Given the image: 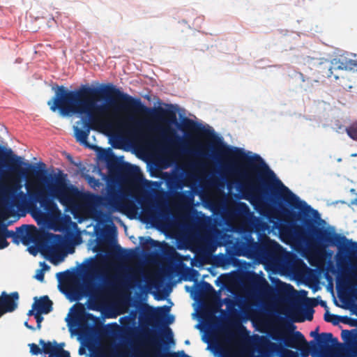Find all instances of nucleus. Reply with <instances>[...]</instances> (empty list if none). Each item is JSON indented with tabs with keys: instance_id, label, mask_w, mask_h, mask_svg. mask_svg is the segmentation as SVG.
I'll return each mask as SVG.
<instances>
[{
	"instance_id": "2eb2a0df",
	"label": "nucleus",
	"mask_w": 357,
	"mask_h": 357,
	"mask_svg": "<svg viewBox=\"0 0 357 357\" xmlns=\"http://www.w3.org/2000/svg\"><path fill=\"white\" fill-rule=\"evenodd\" d=\"M248 282L253 289L259 292H264L269 287V284L266 280L264 278L258 275L255 272L249 273L248 276Z\"/></svg>"
},
{
	"instance_id": "2f4dec72",
	"label": "nucleus",
	"mask_w": 357,
	"mask_h": 357,
	"mask_svg": "<svg viewBox=\"0 0 357 357\" xmlns=\"http://www.w3.org/2000/svg\"><path fill=\"white\" fill-rule=\"evenodd\" d=\"M202 291L204 292H213L214 291L213 287L207 282H203L202 284Z\"/></svg>"
},
{
	"instance_id": "39448f33",
	"label": "nucleus",
	"mask_w": 357,
	"mask_h": 357,
	"mask_svg": "<svg viewBox=\"0 0 357 357\" xmlns=\"http://www.w3.org/2000/svg\"><path fill=\"white\" fill-rule=\"evenodd\" d=\"M335 248V260L341 275L345 278L357 275V242L344 235Z\"/></svg>"
},
{
	"instance_id": "dca6fc26",
	"label": "nucleus",
	"mask_w": 357,
	"mask_h": 357,
	"mask_svg": "<svg viewBox=\"0 0 357 357\" xmlns=\"http://www.w3.org/2000/svg\"><path fill=\"white\" fill-rule=\"evenodd\" d=\"M35 302L32 305L33 309L37 312H40L47 314L53 310V302L50 299L48 296H43L38 298H34Z\"/></svg>"
},
{
	"instance_id": "49530a36",
	"label": "nucleus",
	"mask_w": 357,
	"mask_h": 357,
	"mask_svg": "<svg viewBox=\"0 0 357 357\" xmlns=\"http://www.w3.org/2000/svg\"><path fill=\"white\" fill-rule=\"evenodd\" d=\"M185 343L186 344H190V341H189V340H185Z\"/></svg>"
},
{
	"instance_id": "f3484780",
	"label": "nucleus",
	"mask_w": 357,
	"mask_h": 357,
	"mask_svg": "<svg viewBox=\"0 0 357 357\" xmlns=\"http://www.w3.org/2000/svg\"><path fill=\"white\" fill-rule=\"evenodd\" d=\"M341 337L344 343L351 349H357V330H342Z\"/></svg>"
},
{
	"instance_id": "4468645a",
	"label": "nucleus",
	"mask_w": 357,
	"mask_h": 357,
	"mask_svg": "<svg viewBox=\"0 0 357 357\" xmlns=\"http://www.w3.org/2000/svg\"><path fill=\"white\" fill-rule=\"evenodd\" d=\"M39 344L43 346V351L49 357H70L69 351L64 350V343L58 344L56 341L45 342L40 340Z\"/></svg>"
},
{
	"instance_id": "0eeeda50",
	"label": "nucleus",
	"mask_w": 357,
	"mask_h": 357,
	"mask_svg": "<svg viewBox=\"0 0 357 357\" xmlns=\"http://www.w3.org/2000/svg\"><path fill=\"white\" fill-rule=\"evenodd\" d=\"M8 225L0 224V249L6 248L8 246L9 243L7 238H13V242L18 243L17 238H20L24 245H29L30 243H37L40 234L34 225H23L20 227H17L16 230L19 233L16 235L13 231L7 229Z\"/></svg>"
},
{
	"instance_id": "20e7f679",
	"label": "nucleus",
	"mask_w": 357,
	"mask_h": 357,
	"mask_svg": "<svg viewBox=\"0 0 357 357\" xmlns=\"http://www.w3.org/2000/svg\"><path fill=\"white\" fill-rule=\"evenodd\" d=\"M39 165L42 167L41 169L34 165L24 162L22 158L13 154L10 149L0 145V194H15L22 188L20 181L14 182L11 187L5 185L4 179L7 175V172L3 169L5 167H8L10 172L26 178L33 176L44 180L46 174L45 165L40 162Z\"/></svg>"
},
{
	"instance_id": "7c9ffc66",
	"label": "nucleus",
	"mask_w": 357,
	"mask_h": 357,
	"mask_svg": "<svg viewBox=\"0 0 357 357\" xmlns=\"http://www.w3.org/2000/svg\"><path fill=\"white\" fill-rule=\"evenodd\" d=\"M43 313H41L40 312H37L36 311V312L34 313V317L36 320V323H37V326L36 328L38 329H40L41 328V322L43 321V317L42 316Z\"/></svg>"
},
{
	"instance_id": "6e6552de",
	"label": "nucleus",
	"mask_w": 357,
	"mask_h": 357,
	"mask_svg": "<svg viewBox=\"0 0 357 357\" xmlns=\"http://www.w3.org/2000/svg\"><path fill=\"white\" fill-rule=\"evenodd\" d=\"M50 195L66 207H74L79 195V190L73 185H67L64 179L56 178L54 184L50 185Z\"/></svg>"
},
{
	"instance_id": "c03bdc74",
	"label": "nucleus",
	"mask_w": 357,
	"mask_h": 357,
	"mask_svg": "<svg viewBox=\"0 0 357 357\" xmlns=\"http://www.w3.org/2000/svg\"><path fill=\"white\" fill-rule=\"evenodd\" d=\"M320 304H321L322 306H326V302H325V301H320Z\"/></svg>"
},
{
	"instance_id": "37998d69",
	"label": "nucleus",
	"mask_w": 357,
	"mask_h": 357,
	"mask_svg": "<svg viewBox=\"0 0 357 357\" xmlns=\"http://www.w3.org/2000/svg\"><path fill=\"white\" fill-rule=\"evenodd\" d=\"M18 196L20 197V198H24L25 197V195L24 194L23 192L20 191L19 193H18Z\"/></svg>"
},
{
	"instance_id": "79ce46f5",
	"label": "nucleus",
	"mask_w": 357,
	"mask_h": 357,
	"mask_svg": "<svg viewBox=\"0 0 357 357\" xmlns=\"http://www.w3.org/2000/svg\"><path fill=\"white\" fill-rule=\"evenodd\" d=\"M34 311H36V310H35L34 309H33V308H32L31 310H29V312H28V315H29V316H31V315H33V316H34V313L36 312H34Z\"/></svg>"
},
{
	"instance_id": "473e14b6",
	"label": "nucleus",
	"mask_w": 357,
	"mask_h": 357,
	"mask_svg": "<svg viewBox=\"0 0 357 357\" xmlns=\"http://www.w3.org/2000/svg\"><path fill=\"white\" fill-rule=\"evenodd\" d=\"M164 334L168 340H169L172 342H174L173 333H172V329L169 327L166 326L165 328Z\"/></svg>"
},
{
	"instance_id": "a211bd4d",
	"label": "nucleus",
	"mask_w": 357,
	"mask_h": 357,
	"mask_svg": "<svg viewBox=\"0 0 357 357\" xmlns=\"http://www.w3.org/2000/svg\"><path fill=\"white\" fill-rule=\"evenodd\" d=\"M284 344L291 348H296L297 344H304L305 346L309 344L304 335L299 331H296L293 335L287 337L284 339Z\"/></svg>"
},
{
	"instance_id": "7ed1b4c3",
	"label": "nucleus",
	"mask_w": 357,
	"mask_h": 357,
	"mask_svg": "<svg viewBox=\"0 0 357 357\" xmlns=\"http://www.w3.org/2000/svg\"><path fill=\"white\" fill-rule=\"evenodd\" d=\"M220 208L222 217L238 221L236 230L239 236L234 245L236 255L260 259L271 264L283 261L284 250L278 243L265 235L259 241L252 237L255 232L252 213L245 203L240 202L231 206L221 204Z\"/></svg>"
},
{
	"instance_id": "9b49d317",
	"label": "nucleus",
	"mask_w": 357,
	"mask_h": 357,
	"mask_svg": "<svg viewBox=\"0 0 357 357\" xmlns=\"http://www.w3.org/2000/svg\"><path fill=\"white\" fill-rule=\"evenodd\" d=\"M337 343V338L333 337L331 333H321L317 335L316 340H311L309 344L312 352L322 354L329 351L331 347Z\"/></svg>"
},
{
	"instance_id": "e433bc0d",
	"label": "nucleus",
	"mask_w": 357,
	"mask_h": 357,
	"mask_svg": "<svg viewBox=\"0 0 357 357\" xmlns=\"http://www.w3.org/2000/svg\"><path fill=\"white\" fill-rule=\"evenodd\" d=\"M155 241H154L150 237H148V238L146 239V243H149L150 245H155Z\"/></svg>"
},
{
	"instance_id": "423d86ee",
	"label": "nucleus",
	"mask_w": 357,
	"mask_h": 357,
	"mask_svg": "<svg viewBox=\"0 0 357 357\" xmlns=\"http://www.w3.org/2000/svg\"><path fill=\"white\" fill-rule=\"evenodd\" d=\"M139 188L135 186L133 190L128 192L119 190L115 187H111L105 197V205L108 206L114 211L123 212L126 213H135L137 206L135 202H141L137 193Z\"/></svg>"
},
{
	"instance_id": "bb28decb",
	"label": "nucleus",
	"mask_w": 357,
	"mask_h": 357,
	"mask_svg": "<svg viewBox=\"0 0 357 357\" xmlns=\"http://www.w3.org/2000/svg\"><path fill=\"white\" fill-rule=\"evenodd\" d=\"M198 275V271L192 268H188L186 271V274L184 277V280L187 281H192Z\"/></svg>"
},
{
	"instance_id": "393cba45",
	"label": "nucleus",
	"mask_w": 357,
	"mask_h": 357,
	"mask_svg": "<svg viewBox=\"0 0 357 357\" xmlns=\"http://www.w3.org/2000/svg\"><path fill=\"white\" fill-rule=\"evenodd\" d=\"M345 131L351 139L357 142V121H354L349 126L347 127Z\"/></svg>"
},
{
	"instance_id": "6ab92c4d",
	"label": "nucleus",
	"mask_w": 357,
	"mask_h": 357,
	"mask_svg": "<svg viewBox=\"0 0 357 357\" xmlns=\"http://www.w3.org/2000/svg\"><path fill=\"white\" fill-rule=\"evenodd\" d=\"M50 244H47L44 247V250L49 255H54L59 249V243L61 241V236L59 234H51Z\"/></svg>"
},
{
	"instance_id": "a18cd8bd",
	"label": "nucleus",
	"mask_w": 357,
	"mask_h": 357,
	"mask_svg": "<svg viewBox=\"0 0 357 357\" xmlns=\"http://www.w3.org/2000/svg\"><path fill=\"white\" fill-rule=\"evenodd\" d=\"M42 264H43L45 268H48V266L45 264V262H43Z\"/></svg>"
},
{
	"instance_id": "aec40b11",
	"label": "nucleus",
	"mask_w": 357,
	"mask_h": 357,
	"mask_svg": "<svg viewBox=\"0 0 357 357\" xmlns=\"http://www.w3.org/2000/svg\"><path fill=\"white\" fill-rule=\"evenodd\" d=\"M279 347L280 346L278 344L272 342L266 338L262 340V342L261 344V348L267 355L278 352L279 351Z\"/></svg>"
},
{
	"instance_id": "c756f323",
	"label": "nucleus",
	"mask_w": 357,
	"mask_h": 357,
	"mask_svg": "<svg viewBox=\"0 0 357 357\" xmlns=\"http://www.w3.org/2000/svg\"><path fill=\"white\" fill-rule=\"evenodd\" d=\"M163 357H191L187 355L184 351H179L177 352H171L164 356Z\"/></svg>"
},
{
	"instance_id": "ea45409f",
	"label": "nucleus",
	"mask_w": 357,
	"mask_h": 357,
	"mask_svg": "<svg viewBox=\"0 0 357 357\" xmlns=\"http://www.w3.org/2000/svg\"><path fill=\"white\" fill-rule=\"evenodd\" d=\"M24 326H25L27 328H29V329H30V330H32V331H34V330H35V328H34L33 326H31V325H29V324H28V322H27V321H25V322H24Z\"/></svg>"
},
{
	"instance_id": "c9c22d12",
	"label": "nucleus",
	"mask_w": 357,
	"mask_h": 357,
	"mask_svg": "<svg viewBox=\"0 0 357 357\" xmlns=\"http://www.w3.org/2000/svg\"><path fill=\"white\" fill-rule=\"evenodd\" d=\"M310 351V348H304L301 350V357H308L309 352Z\"/></svg>"
},
{
	"instance_id": "4c0bfd02",
	"label": "nucleus",
	"mask_w": 357,
	"mask_h": 357,
	"mask_svg": "<svg viewBox=\"0 0 357 357\" xmlns=\"http://www.w3.org/2000/svg\"><path fill=\"white\" fill-rule=\"evenodd\" d=\"M317 335H319L318 334V328H317V329L315 331L310 332V336L311 337H315L317 338Z\"/></svg>"
},
{
	"instance_id": "f704fd0d",
	"label": "nucleus",
	"mask_w": 357,
	"mask_h": 357,
	"mask_svg": "<svg viewBox=\"0 0 357 357\" xmlns=\"http://www.w3.org/2000/svg\"><path fill=\"white\" fill-rule=\"evenodd\" d=\"M38 273L36 275L35 278L38 280L43 282L44 280V273L43 272V270H38Z\"/></svg>"
},
{
	"instance_id": "5701e85b",
	"label": "nucleus",
	"mask_w": 357,
	"mask_h": 357,
	"mask_svg": "<svg viewBox=\"0 0 357 357\" xmlns=\"http://www.w3.org/2000/svg\"><path fill=\"white\" fill-rule=\"evenodd\" d=\"M317 303L314 298H307L305 301L304 305L306 307V319L311 321L313 319L312 307L317 305Z\"/></svg>"
},
{
	"instance_id": "a878e982",
	"label": "nucleus",
	"mask_w": 357,
	"mask_h": 357,
	"mask_svg": "<svg viewBox=\"0 0 357 357\" xmlns=\"http://www.w3.org/2000/svg\"><path fill=\"white\" fill-rule=\"evenodd\" d=\"M162 134L164 137L169 142L172 141V137H177L175 130L169 126H167L162 129Z\"/></svg>"
},
{
	"instance_id": "cd10ccee",
	"label": "nucleus",
	"mask_w": 357,
	"mask_h": 357,
	"mask_svg": "<svg viewBox=\"0 0 357 357\" xmlns=\"http://www.w3.org/2000/svg\"><path fill=\"white\" fill-rule=\"evenodd\" d=\"M340 318L341 317L337 315L331 314L328 312L324 314V320L327 322L333 323L335 325L338 324Z\"/></svg>"
},
{
	"instance_id": "de8ad7c7",
	"label": "nucleus",
	"mask_w": 357,
	"mask_h": 357,
	"mask_svg": "<svg viewBox=\"0 0 357 357\" xmlns=\"http://www.w3.org/2000/svg\"><path fill=\"white\" fill-rule=\"evenodd\" d=\"M354 203L357 205V199L355 200Z\"/></svg>"
},
{
	"instance_id": "c85d7f7f",
	"label": "nucleus",
	"mask_w": 357,
	"mask_h": 357,
	"mask_svg": "<svg viewBox=\"0 0 357 357\" xmlns=\"http://www.w3.org/2000/svg\"><path fill=\"white\" fill-rule=\"evenodd\" d=\"M30 347V352L33 355H38L41 354L43 351V348L40 349L37 344L32 343L29 344Z\"/></svg>"
},
{
	"instance_id": "ddd939ff",
	"label": "nucleus",
	"mask_w": 357,
	"mask_h": 357,
	"mask_svg": "<svg viewBox=\"0 0 357 357\" xmlns=\"http://www.w3.org/2000/svg\"><path fill=\"white\" fill-rule=\"evenodd\" d=\"M19 294L17 291H13L7 294L2 291L0 296V317L7 312L15 311L18 305Z\"/></svg>"
},
{
	"instance_id": "412c9836",
	"label": "nucleus",
	"mask_w": 357,
	"mask_h": 357,
	"mask_svg": "<svg viewBox=\"0 0 357 357\" xmlns=\"http://www.w3.org/2000/svg\"><path fill=\"white\" fill-rule=\"evenodd\" d=\"M146 213L149 218L153 222H159L167 215V211L158 209H149L146 211Z\"/></svg>"
},
{
	"instance_id": "a19ab883",
	"label": "nucleus",
	"mask_w": 357,
	"mask_h": 357,
	"mask_svg": "<svg viewBox=\"0 0 357 357\" xmlns=\"http://www.w3.org/2000/svg\"><path fill=\"white\" fill-rule=\"evenodd\" d=\"M197 154L199 156H202V157H206L207 155L206 153H205L204 151H198L197 152Z\"/></svg>"
},
{
	"instance_id": "f03ea898",
	"label": "nucleus",
	"mask_w": 357,
	"mask_h": 357,
	"mask_svg": "<svg viewBox=\"0 0 357 357\" xmlns=\"http://www.w3.org/2000/svg\"><path fill=\"white\" fill-rule=\"evenodd\" d=\"M47 105L50 110H58L63 116L72 114L87 116L88 119L83 121L82 128H75L77 141L87 147L90 146L87 141L90 130L105 124V119L112 107L161 119L169 125H178L174 111L162 107L151 109L145 106L140 98L122 92L112 84L102 85L100 88L82 85L71 91L63 86H58Z\"/></svg>"
},
{
	"instance_id": "4be33fe9",
	"label": "nucleus",
	"mask_w": 357,
	"mask_h": 357,
	"mask_svg": "<svg viewBox=\"0 0 357 357\" xmlns=\"http://www.w3.org/2000/svg\"><path fill=\"white\" fill-rule=\"evenodd\" d=\"M168 312L169 307L166 305L156 308L151 317V319L153 324L155 325L160 324L162 315Z\"/></svg>"
},
{
	"instance_id": "58836bf2",
	"label": "nucleus",
	"mask_w": 357,
	"mask_h": 357,
	"mask_svg": "<svg viewBox=\"0 0 357 357\" xmlns=\"http://www.w3.org/2000/svg\"><path fill=\"white\" fill-rule=\"evenodd\" d=\"M350 293L351 295L357 300V291L351 289Z\"/></svg>"
},
{
	"instance_id": "9d476101",
	"label": "nucleus",
	"mask_w": 357,
	"mask_h": 357,
	"mask_svg": "<svg viewBox=\"0 0 357 357\" xmlns=\"http://www.w3.org/2000/svg\"><path fill=\"white\" fill-rule=\"evenodd\" d=\"M28 189L29 196L31 199L38 202L44 210L50 215L54 216L61 213L57 204L50 198L48 197L46 191L40 188H37L33 190Z\"/></svg>"
},
{
	"instance_id": "b1692460",
	"label": "nucleus",
	"mask_w": 357,
	"mask_h": 357,
	"mask_svg": "<svg viewBox=\"0 0 357 357\" xmlns=\"http://www.w3.org/2000/svg\"><path fill=\"white\" fill-rule=\"evenodd\" d=\"M68 292L72 301L79 300L82 295L81 286H71L68 288Z\"/></svg>"
},
{
	"instance_id": "f8f14e48",
	"label": "nucleus",
	"mask_w": 357,
	"mask_h": 357,
	"mask_svg": "<svg viewBox=\"0 0 357 357\" xmlns=\"http://www.w3.org/2000/svg\"><path fill=\"white\" fill-rule=\"evenodd\" d=\"M106 161L110 172L118 171L123 177L135 185L136 178L132 172V167L129 165L121 167L118 158L113 154L108 155Z\"/></svg>"
},
{
	"instance_id": "f257e3e1",
	"label": "nucleus",
	"mask_w": 357,
	"mask_h": 357,
	"mask_svg": "<svg viewBox=\"0 0 357 357\" xmlns=\"http://www.w3.org/2000/svg\"><path fill=\"white\" fill-rule=\"evenodd\" d=\"M187 130L200 131L213 138L211 145L213 158L228 161L227 167L240 178L239 188L252 204H262L266 200L273 203L285 202L292 208L298 209L303 216V224L307 228L303 234L307 244L316 243L323 250L336 247L344 235L335 232L333 228L317 227L315 220L320 219L319 212L285 186L259 155L248 156L242 149L225 144L215 136L213 131L200 127L188 118Z\"/></svg>"
},
{
	"instance_id": "72a5a7b5",
	"label": "nucleus",
	"mask_w": 357,
	"mask_h": 357,
	"mask_svg": "<svg viewBox=\"0 0 357 357\" xmlns=\"http://www.w3.org/2000/svg\"><path fill=\"white\" fill-rule=\"evenodd\" d=\"M68 275V272H60L56 274V276L60 281H64L67 280Z\"/></svg>"
},
{
	"instance_id": "1a4fd4ad",
	"label": "nucleus",
	"mask_w": 357,
	"mask_h": 357,
	"mask_svg": "<svg viewBox=\"0 0 357 357\" xmlns=\"http://www.w3.org/2000/svg\"><path fill=\"white\" fill-rule=\"evenodd\" d=\"M342 70L357 71V60L335 58L330 61L325 60L319 65V72L324 77L328 78L333 77L336 80L340 78L337 71Z\"/></svg>"
}]
</instances>
